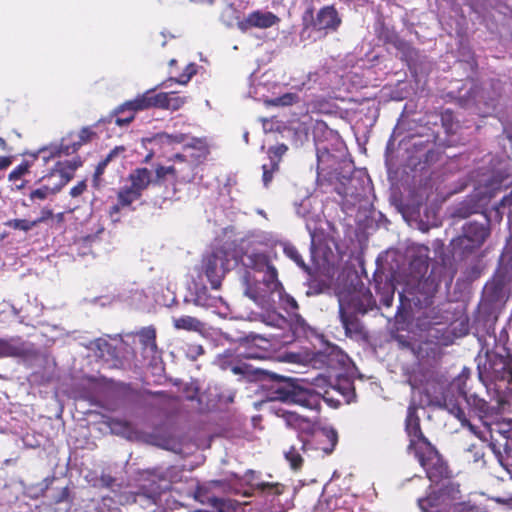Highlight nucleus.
I'll list each match as a JSON object with an SVG mask.
<instances>
[{
  "label": "nucleus",
  "instance_id": "nucleus-1",
  "mask_svg": "<svg viewBox=\"0 0 512 512\" xmlns=\"http://www.w3.org/2000/svg\"><path fill=\"white\" fill-rule=\"evenodd\" d=\"M274 337H278V335L267 338L261 334L250 332L235 339H230L228 335H225L227 340L238 344L237 355L227 349L216 356L214 363L222 370H230L239 377V380L261 382L266 399L270 402L292 399L308 406H315L318 400L317 393L314 394L299 388L287 377L254 367L240 359L263 360L270 358L276 349L273 342Z\"/></svg>",
  "mask_w": 512,
  "mask_h": 512
},
{
  "label": "nucleus",
  "instance_id": "nucleus-2",
  "mask_svg": "<svg viewBox=\"0 0 512 512\" xmlns=\"http://www.w3.org/2000/svg\"><path fill=\"white\" fill-rule=\"evenodd\" d=\"M441 280L432 271L426 278H412L405 288L399 292V305L393 315L382 313V316L390 320L392 317L397 322L404 321L413 308L424 309L416 318V327L420 331V337L426 345H434L429 349L436 354L437 348L448 345V309L445 303L431 307L439 292Z\"/></svg>",
  "mask_w": 512,
  "mask_h": 512
},
{
  "label": "nucleus",
  "instance_id": "nucleus-3",
  "mask_svg": "<svg viewBox=\"0 0 512 512\" xmlns=\"http://www.w3.org/2000/svg\"><path fill=\"white\" fill-rule=\"evenodd\" d=\"M243 264L253 270L242 275V286L244 295L263 310L258 315L259 320L266 325L283 328L287 324V319L276 311L277 304L293 313L299 308L297 301L284 292L278 280L277 270L265 253L246 255Z\"/></svg>",
  "mask_w": 512,
  "mask_h": 512
},
{
  "label": "nucleus",
  "instance_id": "nucleus-4",
  "mask_svg": "<svg viewBox=\"0 0 512 512\" xmlns=\"http://www.w3.org/2000/svg\"><path fill=\"white\" fill-rule=\"evenodd\" d=\"M405 430L410 439L408 450L414 453L431 482L428 496L418 500L420 509L423 512H448V467L422 433L417 407L413 403L407 409Z\"/></svg>",
  "mask_w": 512,
  "mask_h": 512
},
{
  "label": "nucleus",
  "instance_id": "nucleus-5",
  "mask_svg": "<svg viewBox=\"0 0 512 512\" xmlns=\"http://www.w3.org/2000/svg\"><path fill=\"white\" fill-rule=\"evenodd\" d=\"M471 370L463 367L461 372L450 381V391H456L462 398V401L456 400V403L450 408V414L453 415L461 424L462 427L468 428L474 434H478L476 426L473 424V419L476 417L492 435L494 432L503 434L505 438L509 430L501 428L502 423L498 421L502 414V407L506 403L499 400L497 406L490 405L486 400L480 398L477 393L471 392L467 387V382L470 379Z\"/></svg>",
  "mask_w": 512,
  "mask_h": 512
},
{
  "label": "nucleus",
  "instance_id": "nucleus-6",
  "mask_svg": "<svg viewBox=\"0 0 512 512\" xmlns=\"http://www.w3.org/2000/svg\"><path fill=\"white\" fill-rule=\"evenodd\" d=\"M252 253L262 252L248 248V243L244 239L240 243L226 241L221 246L214 247L208 251L202 259V271L212 289H218L226 272L233 268H238L239 278L242 282V275L246 271L253 272L251 267L243 264V258Z\"/></svg>",
  "mask_w": 512,
  "mask_h": 512
},
{
  "label": "nucleus",
  "instance_id": "nucleus-7",
  "mask_svg": "<svg viewBox=\"0 0 512 512\" xmlns=\"http://www.w3.org/2000/svg\"><path fill=\"white\" fill-rule=\"evenodd\" d=\"M353 288L338 294L339 317L346 336L354 340L364 337V326L359 315L373 313L377 315L380 307L377 305L371 291L364 286L358 277Z\"/></svg>",
  "mask_w": 512,
  "mask_h": 512
},
{
  "label": "nucleus",
  "instance_id": "nucleus-8",
  "mask_svg": "<svg viewBox=\"0 0 512 512\" xmlns=\"http://www.w3.org/2000/svg\"><path fill=\"white\" fill-rule=\"evenodd\" d=\"M444 198L436 194H390L389 202L413 228L428 232L441 225V206Z\"/></svg>",
  "mask_w": 512,
  "mask_h": 512
},
{
  "label": "nucleus",
  "instance_id": "nucleus-9",
  "mask_svg": "<svg viewBox=\"0 0 512 512\" xmlns=\"http://www.w3.org/2000/svg\"><path fill=\"white\" fill-rule=\"evenodd\" d=\"M289 379L295 386L306 389L314 394L317 393V404L315 406H308L305 403H300L292 399L280 400L282 404H297L310 410L319 411L322 401L326 402L332 408H338L340 406V400L334 397V395H332L333 393L341 395L345 402L348 404L351 403L356 397L353 382L348 378L338 377L336 386H330L327 382V379L322 376L316 377L314 382L310 384L305 383L303 380L292 378Z\"/></svg>",
  "mask_w": 512,
  "mask_h": 512
},
{
  "label": "nucleus",
  "instance_id": "nucleus-10",
  "mask_svg": "<svg viewBox=\"0 0 512 512\" xmlns=\"http://www.w3.org/2000/svg\"><path fill=\"white\" fill-rule=\"evenodd\" d=\"M342 23V16L335 5H325L316 11L311 4L301 16L300 37L304 41H321L337 33Z\"/></svg>",
  "mask_w": 512,
  "mask_h": 512
},
{
  "label": "nucleus",
  "instance_id": "nucleus-11",
  "mask_svg": "<svg viewBox=\"0 0 512 512\" xmlns=\"http://www.w3.org/2000/svg\"><path fill=\"white\" fill-rule=\"evenodd\" d=\"M109 426L114 434L128 440L154 445L174 453L182 451V440L170 426H160L151 432H146L138 430L131 423L120 419H111Z\"/></svg>",
  "mask_w": 512,
  "mask_h": 512
},
{
  "label": "nucleus",
  "instance_id": "nucleus-12",
  "mask_svg": "<svg viewBox=\"0 0 512 512\" xmlns=\"http://www.w3.org/2000/svg\"><path fill=\"white\" fill-rule=\"evenodd\" d=\"M317 183L321 189L325 188L332 192H371L373 190L372 180L363 169H355L350 176L342 177L337 173H329V176L324 179L318 172Z\"/></svg>",
  "mask_w": 512,
  "mask_h": 512
},
{
  "label": "nucleus",
  "instance_id": "nucleus-13",
  "mask_svg": "<svg viewBox=\"0 0 512 512\" xmlns=\"http://www.w3.org/2000/svg\"><path fill=\"white\" fill-rule=\"evenodd\" d=\"M462 235L450 241V246L454 254H459L461 258L467 257L479 249L489 235L488 228L477 222H469L463 226Z\"/></svg>",
  "mask_w": 512,
  "mask_h": 512
},
{
  "label": "nucleus",
  "instance_id": "nucleus-14",
  "mask_svg": "<svg viewBox=\"0 0 512 512\" xmlns=\"http://www.w3.org/2000/svg\"><path fill=\"white\" fill-rule=\"evenodd\" d=\"M447 145L433 142L418 140L413 143V150L410 156L411 163L420 170L437 163L445 153Z\"/></svg>",
  "mask_w": 512,
  "mask_h": 512
},
{
  "label": "nucleus",
  "instance_id": "nucleus-15",
  "mask_svg": "<svg viewBox=\"0 0 512 512\" xmlns=\"http://www.w3.org/2000/svg\"><path fill=\"white\" fill-rule=\"evenodd\" d=\"M228 481L234 480L236 485L243 486L244 484L249 489L258 492L266 497H271V501H274L275 497L281 495L284 492L285 486L281 483H270L260 481L258 473L254 470H247L243 476H239L237 473L231 472L226 478Z\"/></svg>",
  "mask_w": 512,
  "mask_h": 512
},
{
  "label": "nucleus",
  "instance_id": "nucleus-16",
  "mask_svg": "<svg viewBox=\"0 0 512 512\" xmlns=\"http://www.w3.org/2000/svg\"><path fill=\"white\" fill-rule=\"evenodd\" d=\"M169 161L173 162L169 166L157 165V180L172 179L176 182H190L193 179L196 168L180 154H175Z\"/></svg>",
  "mask_w": 512,
  "mask_h": 512
},
{
  "label": "nucleus",
  "instance_id": "nucleus-17",
  "mask_svg": "<svg viewBox=\"0 0 512 512\" xmlns=\"http://www.w3.org/2000/svg\"><path fill=\"white\" fill-rule=\"evenodd\" d=\"M300 449L304 452L314 449L321 450L325 455L331 454L338 442L337 431L333 428L324 427L312 433L309 439L300 440Z\"/></svg>",
  "mask_w": 512,
  "mask_h": 512
},
{
  "label": "nucleus",
  "instance_id": "nucleus-18",
  "mask_svg": "<svg viewBox=\"0 0 512 512\" xmlns=\"http://www.w3.org/2000/svg\"><path fill=\"white\" fill-rule=\"evenodd\" d=\"M173 327L176 330H185L198 333L207 342H216L222 333L196 317L184 315L172 318Z\"/></svg>",
  "mask_w": 512,
  "mask_h": 512
},
{
  "label": "nucleus",
  "instance_id": "nucleus-19",
  "mask_svg": "<svg viewBox=\"0 0 512 512\" xmlns=\"http://www.w3.org/2000/svg\"><path fill=\"white\" fill-rule=\"evenodd\" d=\"M221 298L208 293L207 287L198 280H192L183 298L184 304H193L201 308H218Z\"/></svg>",
  "mask_w": 512,
  "mask_h": 512
},
{
  "label": "nucleus",
  "instance_id": "nucleus-20",
  "mask_svg": "<svg viewBox=\"0 0 512 512\" xmlns=\"http://www.w3.org/2000/svg\"><path fill=\"white\" fill-rule=\"evenodd\" d=\"M281 19L271 11L254 10L237 22V27L242 32L251 29H268L280 23Z\"/></svg>",
  "mask_w": 512,
  "mask_h": 512
},
{
  "label": "nucleus",
  "instance_id": "nucleus-21",
  "mask_svg": "<svg viewBox=\"0 0 512 512\" xmlns=\"http://www.w3.org/2000/svg\"><path fill=\"white\" fill-rule=\"evenodd\" d=\"M146 99L147 96L144 92L119 105L113 111V115L116 117L115 124L120 127L127 126L135 119L138 112L150 109L148 104L142 103Z\"/></svg>",
  "mask_w": 512,
  "mask_h": 512
},
{
  "label": "nucleus",
  "instance_id": "nucleus-22",
  "mask_svg": "<svg viewBox=\"0 0 512 512\" xmlns=\"http://www.w3.org/2000/svg\"><path fill=\"white\" fill-rule=\"evenodd\" d=\"M97 137L91 126L83 127L78 133L70 132L62 138L58 154L71 155L76 153L83 145L90 143Z\"/></svg>",
  "mask_w": 512,
  "mask_h": 512
},
{
  "label": "nucleus",
  "instance_id": "nucleus-23",
  "mask_svg": "<svg viewBox=\"0 0 512 512\" xmlns=\"http://www.w3.org/2000/svg\"><path fill=\"white\" fill-rule=\"evenodd\" d=\"M147 99L142 103L148 104L151 108L165 109L176 111L179 110L186 102V98L180 96L177 92H159L147 90Z\"/></svg>",
  "mask_w": 512,
  "mask_h": 512
},
{
  "label": "nucleus",
  "instance_id": "nucleus-24",
  "mask_svg": "<svg viewBox=\"0 0 512 512\" xmlns=\"http://www.w3.org/2000/svg\"><path fill=\"white\" fill-rule=\"evenodd\" d=\"M349 357L339 347L327 344L323 349L318 350L314 355V363L320 364L330 370H337L345 367Z\"/></svg>",
  "mask_w": 512,
  "mask_h": 512
},
{
  "label": "nucleus",
  "instance_id": "nucleus-25",
  "mask_svg": "<svg viewBox=\"0 0 512 512\" xmlns=\"http://www.w3.org/2000/svg\"><path fill=\"white\" fill-rule=\"evenodd\" d=\"M374 287L376 295L380 298V304L386 309L391 308L396 290L392 275L375 272Z\"/></svg>",
  "mask_w": 512,
  "mask_h": 512
},
{
  "label": "nucleus",
  "instance_id": "nucleus-26",
  "mask_svg": "<svg viewBox=\"0 0 512 512\" xmlns=\"http://www.w3.org/2000/svg\"><path fill=\"white\" fill-rule=\"evenodd\" d=\"M209 152V147L204 139L192 137L190 142L186 141L183 152L179 154L197 168L206 160Z\"/></svg>",
  "mask_w": 512,
  "mask_h": 512
},
{
  "label": "nucleus",
  "instance_id": "nucleus-27",
  "mask_svg": "<svg viewBox=\"0 0 512 512\" xmlns=\"http://www.w3.org/2000/svg\"><path fill=\"white\" fill-rule=\"evenodd\" d=\"M305 273L307 278L304 285L307 287L305 291L307 297L318 296L330 291L331 281L329 277L320 272L318 268L310 267Z\"/></svg>",
  "mask_w": 512,
  "mask_h": 512
},
{
  "label": "nucleus",
  "instance_id": "nucleus-28",
  "mask_svg": "<svg viewBox=\"0 0 512 512\" xmlns=\"http://www.w3.org/2000/svg\"><path fill=\"white\" fill-rule=\"evenodd\" d=\"M129 181L131 188L126 192H141L149 187L150 184H160L163 180H157V166L155 167L154 174L151 170L145 167L134 169L129 174Z\"/></svg>",
  "mask_w": 512,
  "mask_h": 512
},
{
  "label": "nucleus",
  "instance_id": "nucleus-29",
  "mask_svg": "<svg viewBox=\"0 0 512 512\" xmlns=\"http://www.w3.org/2000/svg\"><path fill=\"white\" fill-rule=\"evenodd\" d=\"M81 164L82 162L79 157L72 161L57 162L49 177L58 178L59 184L50 188L51 192L60 190L62 186L68 183L73 178L75 170L81 166Z\"/></svg>",
  "mask_w": 512,
  "mask_h": 512
},
{
  "label": "nucleus",
  "instance_id": "nucleus-30",
  "mask_svg": "<svg viewBox=\"0 0 512 512\" xmlns=\"http://www.w3.org/2000/svg\"><path fill=\"white\" fill-rule=\"evenodd\" d=\"M376 32L377 38L384 44H389L404 54L411 52L412 47L410 43L402 39L394 27L381 23Z\"/></svg>",
  "mask_w": 512,
  "mask_h": 512
},
{
  "label": "nucleus",
  "instance_id": "nucleus-31",
  "mask_svg": "<svg viewBox=\"0 0 512 512\" xmlns=\"http://www.w3.org/2000/svg\"><path fill=\"white\" fill-rule=\"evenodd\" d=\"M296 213L303 218H317L322 213L323 205L317 194H307L299 203L295 202Z\"/></svg>",
  "mask_w": 512,
  "mask_h": 512
},
{
  "label": "nucleus",
  "instance_id": "nucleus-32",
  "mask_svg": "<svg viewBox=\"0 0 512 512\" xmlns=\"http://www.w3.org/2000/svg\"><path fill=\"white\" fill-rule=\"evenodd\" d=\"M142 194H118V202L110 207V216L113 221L119 219L115 217L116 214L123 212L124 214L134 211L138 206L144 204L141 199Z\"/></svg>",
  "mask_w": 512,
  "mask_h": 512
},
{
  "label": "nucleus",
  "instance_id": "nucleus-33",
  "mask_svg": "<svg viewBox=\"0 0 512 512\" xmlns=\"http://www.w3.org/2000/svg\"><path fill=\"white\" fill-rule=\"evenodd\" d=\"M450 512H479L478 508L464 500L461 485L450 479Z\"/></svg>",
  "mask_w": 512,
  "mask_h": 512
},
{
  "label": "nucleus",
  "instance_id": "nucleus-34",
  "mask_svg": "<svg viewBox=\"0 0 512 512\" xmlns=\"http://www.w3.org/2000/svg\"><path fill=\"white\" fill-rule=\"evenodd\" d=\"M447 387L438 383H428L425 388L427 402L431 406L439 408L447 407L448 392Z\"/></svg>",
  "mask_w": 512,
  "mask_h": 512
},
{
  "label": "nucleus",
  "instance_id": "nucleus-35",
  "mask_svg": "<svg viewBox=\"0 0 512 512\" xmlns=\"http://www.w3.org/2000/svg\"><path fill=\"white\" fill-rule=\"evenodd\" d=\"M495 194H476L477 201L470 199L468 201H464L461 203L451 215L452 217H458L460 219H465L471 216L472 214L482 213V209L478 202L482 200H490L492 196Z\"/></svg>",
  "mask_w": 512,
  "mask_h": 512
},
{
  "label": "nucleus",
  "instance_id": "nucleus-36",
  "mask_svg": "<svg viewBox=\"0 0 512 512\" xmlns=\"http://www.w3.org/2000/svg\"><path fill=\"white\" fill-rule=\"evenodd\" d=\"M286 327H289L291 336H287L288 339L284 340V343L291 342L301 337H306L310 329L305 319L296 312L290 314V319L287 320V324L282 329Z\"/></svg>",
  "mask_w": 512,
  "mask_h": 512
},
{
  "label": "nucleus",
  "instance_id": "nucleus-37",
  "mask_svg": "<svg viewBox=\"0 0 512 512\" xmlns=\"http://www.w3.org/2000/svg\"><path fill=\"white\" fill-rule=\"evenodd\" d=\"M341 196V205L342 210L347 215H352L355 210L366 209L369 204L372 206V203L369 202V199L365 200L364 203L362 201L363 194H339Z\"/></svg>",
  "mask_w": 512,
  "mask_h": 512
},
{
  "label": "nucleus",
  "instance_id": "nucleus-38",
  "mask_svg": "<svg viewBox=\"0 0 512 512\" xmlns=\"http://www.w3.org/2000/svg\"><path fill=\"white\" fill-rule=\"evenodd\" d=\"M125 148L123 146H116L114 147L106 156L104 159H102L98 165L96 166V169L93 174V188L99 189L101 184V176L104 174L105 169L107 165L116 157L119 155V153L124 152Z\"/></svg>",
  "mask_w": 512,
  "mask_h": 512
},
{
  "label": "nucleus",
  "instance_id": "nucleus-39",
  "mask_svg": "<svg viewBox=\"0 0 512 512\" xmlns=\"http://www.w3.org/2000/svg\"><path fill=\"white\" fill-rule=\"evenodd\" d=\"M511 181L510 176L508 174H504L502 172L493 173L487 180L485 184V192H500L501 190H506L510 187Z\"/></svg>",
  "mask_w": 512,
  "mask_h": 512
},
{
  "label": "nucleus",
  "instance_id": "nucleus-40",
  "mask_svg": "<svg viewBox=\"0 0 512 512\" xmlns=\"http://www.w3.org/2000/svg\"><path fill=\"white\" fill-rule=\"evenodd\" d=\"M98 241L97 234H89L75 240L71 246L72 253L84 257L92 253V246Z\"/></svg>",
  "mask_w": 512,
  "mask_h": 512
},
{
  "label": "nucleus",
  "instance_id": "nucleus-41",
  "mask_svg": "<svg viewBox=\"0 0 512 512\" xmlns=\"http://www.w3.org/2000/svg\"><path fill=\"white\" fill-rule=\"evenodd\" d=\"M139 341L143 349L152 355L157 351L156 330L153 326L143 327L138 333Z\"/></svg>",
  "mask_w": 512,
  "mask_h": 512
},
{
  "label": "nucleus",
  "instance_id": "nucleus-42",
  "mask_svg": "<svg viewBox=\"0 0 512 512\" xmlns=\"http://www.w3.org/2000/svg\"><path fill=\"white\" fill-rule=\"evenodd\" d=\"M496 495L494 499L499 503L512 501V476L507 479H498L495 483Z\"/></svg>",
  "mask_w": 512,
  "mask_h": 512
},
{
  "label": "nucleus",
  "instance_id": "nucleus-43",
  "mask_svg": "<svg viewBox=\"0 0 512 512\" xmlns=\"http://www.w3.org/2000/svg\"><path fill=\"white\" fill-rule=\"evenodd\" d=\"M469 329V317L465 313H460L453 321H450V334L455 338L467 335Z\"/></svg>",
  "mask_w": 512,
  "mask_h": 512
},
{
  "label": "nucleus",
  "instance_id": "nucleus-44",
  "mask_svg": "<svg viewBox=\"0 0 512 512\" xmlns=\"http://www.w3.org/2000/svg\"><path fill=\"white\" fill-rule=\"evenodd\" d=\"M188 138V135L184 133L169 134L167 132H161L154 135L152 140L160 145L173 146L176 144H185Z\"/></svg>",
  "mask_w": 512,
  "mask_h": 512
},
{
  "label": "nucleus",
  "instance_id": "nucleus-45",
  "mask_svg": "<svg viewBox=\"0 0 512 512\" xmlns=\"http://www.w3.org/2000/svg\"><path fill=\"white\" fill-rule=\"evenodd\" d=\"M280 245L286 257L292 260L304 272L309 270L310 266L305 263L302 255L292 243L281 242Z\"/></svg>",
  "mask_w": 512,
  "mask_h": 512
},
{
  "label": "nucleus",
  "instance_id": "nucleus-46",
  "mask_svg": "<svg viewBox=\"0 0 512 512\" xmlns=\"http://www.w3.org/2000/svg\"><path fill=\"white\" fill-rule=\"evenodd\" d=\"M90 348L94 349L101 358H114L117 356L116 348L104 338H98L92 341Z\"/></svg>",
  "mask_w": 512,
  "mask_h": 512
},
{
  "label": "nucleus",
  "instance_id": "nucleus-47",
  "mask_svg": "<svg viewBox=\"0 0 512 512\" xmlns=\"http://www.w3.org/2000/svg\"><path fill=\"white\" fill-rule=\"evenodd\" d=\"M32 166V162L28 160H24L21 164H19L16 168H14L9 174L10 181L14 182V185L17 189H22L24 187V182L22 177L29 173V169Z\"/></svg>",
  "mask_w": 512,
  "mask_h": 512
},
{
  "label": "nucleus",
  "instance_id": "nucleus-48",
  "mask_svg": "<svg viewBox=\"0 0 512 512\" xmlns=\"http://www.w3.org/2000/svg\"><path fill=\"white\" fill-rule=\"evenodd\" d=\"M94 486L109 489L115 494L121 489V483L119 480L104 472L98 478H96Z\"/></svg>",
  "mask_w": 512,
  "mask_h": 512
},
{
  "label": "nucleus",
  "instance_id": "nucleus-49",
  "mask_svg": "<svg viewBox=\"0 0 512 512\" xmlns=\"http://www.w3.org/2000/svg\"><path fill=\"white\" fill-rule=\"evenodd\" d=\"M23 354V347L15 345L10 341L0 339V357H20Z\"/></svg>",
  "mask_w": 512,
  "mask_h": 512
},
{
  "label": "nucleus",
  "instance_id": "nucleus-50",
  "mask_svg": "<svg viewBox=\"0 0 512 512\" xmlns=\"http://www.w3.org/2000/svg\"><path fill=\"white\" fill-rule=\"evenodd\" d=\"M271 409L274 410L278 417L283 418L288 426H296L301 421V417L296 412L290 411L284 407L275 408L272 406Z\"/></svg>",
  "mask_w": 512,
  "mask_h": 512
},
{
  "label": "nucleus",
  "instance_id": "nucleus-51",
  "mask_svg": "<svg viewBox=\"0 0 512 512\" xmlns=\"http://www.w3.org/2000/svg\"><path fill=\"white\" fill-rule=\"evenodd\" d=\"M130 498H132V501L135 503L145 502V503H147V505H153L156 503L158 495L156 493H150V494L146 495L145 493L139 491V492L135 493L134 495L127 497L125 502H129ZM117 502L119 504H124V501L122 500V496L119 497Z\"/></svg>",
  "mask_w": 512,
  "mask_h": 512
},
{
  "label": "nucleus",
  "instance_id": "nucleus-52",
  "mask_svg": "<svg viewBox=\"0 0 512 512\" xmlns=\"http://www.w3.org/2000/svg\"><path fill=\"white\" fill-rule=\"evenodd\" d=\"M21 485L23 488V495L30 499L36 500L46 495L45 491L39 483L25 484L24 482H21Z\"/></svg>",
  "mask_w": 512,
  "mask_h": 512
},
{
  "label": "nucleus",
  "instance_id": "nucleus-53",
  "mask_svg": "<svg viewBox=\"0 0 512 512\" xmlns=\"http://www.w3.org/2000/svg\"><path fill=\"white\" fill-rule=\"evenodd\" d=\"M299 102V96L296 93H285L279 97L270 100L273 106H291Z\"/></svg>",
  "mask_w": 512,
  "mask_h": 512
},
{
  "label": "nucleus",
  "instance_id": "nucleus-54",
  "mask_svg": "<svg viewBox=\"0 0 512 512\" xmlns=\"http://www.w3.org/2000/svg\"><path fill=\"white\" fill-rule=\"evenodd\" d=\"M196 73H197V66H196V64L190 63V64H188L185 67L184 72L182 74H180L176 78H170V80L174 81L175 83H178V84H181V85H185V84H187L190 81V79Z\"/></svg>",
  "mask_w": 512,
  "mask_h": 512
},
{
  "label": "nucleus",
  "instance_id": "nucleus-55",
  "mask_svg": "<svg viewBox=\"0 0 512 512\" xmlns=\"http://www.w3.org/2000/svg\"><path fill=\"white\" fill-rule=\"evenodd\" d=\"M8 227H11L15 230H21V231H29L34 226L37 225V221H29L26 219H13L9 220L5 223Z\"/></svg>",
  "mask_w": 512,
  "mask_h": 512
},
{
  "label": "nucleus",
  "instance_id": "nucleus-56",
  "mask_svg": "<svg viewBox=\"0 0 512 512\" xmlns=\"http://www.w3.org/2000/svg\"><path fill=\"white\" fill-rule=\"evenodd\" d=\"M74 496L68 486L62 488L58 494H56L53 498V502L55 504L68 503L69 508L66 512L69 511L70 506L73 504Z\"/></svg>",
  "mask_w": 512,
  "mask_h": 512
},
{
  "label": "nucleus",
  "instance_id": "nucleus-57",
  "mask_svg": "<svg viewBox=\"0 0 512 512\" xmlns=\"http://www.w3.org/2000/svg\"><path fill=\"white\" fill-rule=\"evenodd\" d=\"M262 169H263L262 179H263L264 187L267 188L268 184L271 182V180L273 178L274 171L278 170V162L274 161L271 158L270 163L263 164Z\"/></svg>",
  "mask_w": 512,
  "mask_h": 512
},
{
  "label": "nucleus",
  "instance_id": "nucleus-58",
  "mask_svg": "<svg viewBox=\"0 0 512 512\" xmlns=\"http://www.w3.org/2000/svg\"><path fill=\"white\" fill-rule=\"evenodd\" d=\"M285 458L295 470L299 469L302 465V457L295 446H292L290 450L285 453Z\"/></svg>",
  "mask_w": 512,
  "mask_h": 512
},
{
  "label": "nucleus",
  "instance_id": "nucleus-59",
  "mask_svg": "<svg viewBox=\"0 0 512 512\" xmlns=\"http://www.w3.org/2000/svg\"><path fill=\"white\" fill-rule=\"evenodd\" d=\"M187 354L192 359H196L204 354V348L201 344H191L188 346Z\"/></svg>",
  "mask_w": 512,
  "mask_h": 512
},
{
  "label": "nucleus",
  "instance_id": "nucleus-60",
  "mask_svg": "<svg viewBox=\"0 0 512 512\" xmlns=\"http://www.w3.org/2000/svg\"><path fill=\"white\" fill-rule=\"evenodd\" d=\"M411 266H417L418 273L426 272L428 269V262L426 258L419 257L411 263Z\"/></svg>",
  "mask_w": 512,
  "mask_h": 512
},
{
  "label": "nucleus",
  "instance_id": "nucleus-61",
  "mask_svg": "<svg viewBox=\"0 0 512 512\" xmlns=\"http://www.w3.org/2000/svg\"><path fill=\"white\" fill-rule=\"evenodd\" d=\"M481 270L478 267V265H474L470 268V270L467 272V279L469 281H473L476 278L480 276Z\"/></svg>",
  "mask_w": 512,
  "mask_h": 512
},
{
  "label": "nucleus",
  "instance_id": "nucleus-62",
  "mask_svg": "<svg viewBox=\"0 0 512 512\" xmlns=\"http://www.w3.org/2000/svg\"><path fill=\"white\" fill-rule=\"evenodd\" d=\"M287 151V147L282 144L277 147L269 149V154H274L275 157L280 158Z\"/></svg>",
  "mask_w": 512,
  "mask_h": 512
},
{
  "label": "nucleus",
  "instance_id": "nucleus-63",
  "mask_svg": "<svg viewBox=\"0 0 512 512\" xmlns=\"http://www.w3.org/2000/svg\"><path fill=\"white\" fill-rule=\"evenodd\" d=\"M55 479L56 478L54 475L47 476L41 482H38V483L42 486L43 490L46 493L49 490V488L51 487V485L54 483Z\"/></svg>",
  "mask_w": 512,
  "mask_h": 512
},
{
  "label": "nucleus",
  "instance_id": "nucleus-64",
  "mask_svg": "<svg viewBox=\"0 0 512 512\" xmlns=\"http://www.w3.org/2000/svg\"><path fill=\"white\" fill-rule=\"evenodd\" d=\"M54 216L53 214V211L48 209V208H44L42 211H41V217L36 219L35 221H37V224L40 223V222H44L46 220H48L49 218H52Z\"/></svg>",
  "mask_w": 512,
  "mask_h": 512
}]
</instances>
